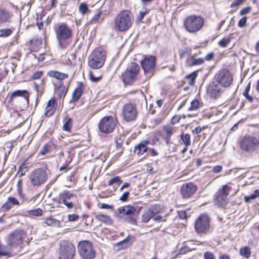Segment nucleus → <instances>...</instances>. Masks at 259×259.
I'll list each match as a JSON object with an SVG mask.
<instances>
[{
  "mask_svg": "<svg viewBox=\"0 0 259 259\" xmlns=\"http://www.w3.org/2000/svg\"><path fill=\"white\" fill-rule=\"evenodd\" d=\"M181 119V116L180 115H175L174 116L171 120V122L172 124H174L177 122H178Z\"/></svg>",
  "mask_w": 259,
  "mask_h": 259,
  "instance_id": "obj_59",
  "label": "nucleus"
},
{
  "mask_svg": "<svg viewBox=\"0 0 259 259\" xmlns=\"http://www.w3.org/2000/svg\"><path fill=\"white\" fill-rule=\"evenodd\" d=\"M10 246L2 245L0 243V257L4 256H10L11 251Z\"/></svg>",
  "mask_w": 259,
  "mask_h": 259,
  "instance_id": "obj_31",
  "label": "nucleus"
},
{
  "mask_svg": "<svg viewBox=\"0 0 259 259\" xmlns=\"http://www.w3.org/2000/svg\"><path fill=\"white\" fill-rule=\"evenodd\" d=\"M210 220L206 214H202L196 220L195 231L198 234H206L209 231Z\"/></svg>",
  "mask_w": 259,
  "mask_h": 259,
  "instance_id": "obj_13",
  "label": "nucleus"
},
{
  "mask_svg": "<svg viewBox=\"0 0 259 259\" xmlns=\"http://www.w3.org/2000/svg\"><path fill=\"white\" fill-rule=\"evenodd\" d=\"M230 42V38H224L219 42V45L222 47H226Z\"/></svg>",
  "mask_w": 259,
  "mask_h": 259,
  "instance_id": "obj_50",
  "label": "nucleus"
},
{
  "mask_svg": "<svg viewBox=\"0 0 259 259\" xmlns=\"http://www.w3.org/2000/svg\"><path fill=\"white\" fill-rule=\"evenodd\" d=\"M117 123L116 118L112 116H105L101 119L98 124L100 131L105 134L112 132Z\"/></svg>",
  "mask_w": 259,
  "mask_h": 259,
  "instance_id": "obj_10",
  "label": "nucleus"
},
{
  "mask_svg": "<svg viewBox=\"0 0 259 259\" xmlns=\"http://www.w3.org/2000/svg\"><path fill=\"white\" fill-rule=\"evenodd\" d=\"M132 237L131 236H128L126 238H125L122 241H121L117 243V246H121V248H125L129 246L132 242H130V240L132 239Z\"/></svg>",
  "mask_w": 259,
  "mask_h": 259,
  "instance_id": "obj_35",
  "label": "nucleus"
},
{
  "mask_svg": "<svg viewBox=\"0 0 259 259\" xmlns=\"http://www.w3.org/2000/svg\"><path fill=\"white\" fill-rule=\"evenodd\" d=\"M156 62V58L153 56H143V59L141 61L142 68L145 74L149 76L152 75L155 71Z\"/></svg>",
  "mask_w": 259,
  "mask_h": 259,
  "instance_id": "obj_12",
  "label": "nucleus"
},
{
  "mask_svg": "<svg viewBox=\"0 0 259 259\" xmlns=\"http://www.w3.org/2000/svg\"><path fill=\"white\" fill-rule=\"evenodd\" d=\"M197 187L192 183L184 184L181 189L180 192L184 198L191 197L196 191Z\"/></svg>",
  "mask_w": 259,
  "mask_h": 259,
  "instance_id": "obj_19",
  "label": "nucleus"
},
{
  "mask_svg": "<svg viewBox=\"0 0 259 259\" xmlns=\"http://www.w3.org/2000/svg\"><path fill=\"white\" fill-rule=\"evenodd\" d=\"M95 218L98 221L106 225H111L112 223L111 218L107 214H97Z\"/></svg>",
  "mask_w": 259,
  "mask_h": 259,
  "instance_id": "obj_29",
  "label": "nucleus"
},
{
  "mask_svg": "<svg viewBox=\"0 0 259 259\" xmlns=\"http://www.w3.org/2000/svg\"><path fill=\"white\" fill-rule=\"evenodd\" d=\"M26 233L21 229H17L12 232L8 236V243L11 247H15L22 244L26 237Z\"/></svg>",
  "mask_w": 259,
  "mask_h": 259,
  "instance_id": "obj_11",
  "label": "nucleus"
},
{
  "mask_svg": "<svg viewBox=\"0 0 259 259\" xmlns=\"http://www.w3.org/2000/svg\"><path fill=\"white\" fill-rule=\"evenodd\" d=\"M132 237L131 236H128L126 238H125L122 241H121L117 243V246H121V248H125L129 246L132 242H130V240L132 239Z\"/></svg>",
  "mask_w": 259,
  "mask_h": 259,
  "instance_id": "obj_36",
  "label": "nucleus"
},
{
  "mask_svg": "<svg viewBox=\"0 0 259 259\" xmlns=\"http://www.w3.org/2000/svg\"><path fill=\"white\" fill-rule=\"evenodd\" d=\"M130 195V193L128 192H124L122 195L120 197L119 200L122 202H125L127 200L128 198Z\"/></svg>",
  "mask_w": 259,
  "mask_h": 259,
  "instance_id": "obj_53",
  "label": "nucleus"
},
{
  "mask_svg": "<svg viewBox=\"0 0 259 259\" xmlns=\"http://www.w3.org/2000/svg\"><path fill=\"white\" fill-rule=\"evenodd\" d=\"M13 14L8 10L0 9V25L7 22H10Z\"/></svg>",
  "mask_w": 259,
  "mask_h": 259,
  "instance_id": "obj_21",
  "label": "nucleus"
},
{
  "mask_svg": "<svg viewBox=\"0 0 259 259\" xmlns=\"http://www.w3.org/2000/svg\"><path fill=\"white\" fill-rule=\"evenodd\" d=\"M240 254L246 258H248L250 255V248L247 246L241 248L240 249Z\"/></svg>",
  "mask_w": 259,
  "mask_h": 259,
  "instance_id": "obj_41",
  "label": "nucleus"
},
{
  "mask_svg": "<svg viewBox=\"0 0 259 259\" xmlns=\"http://www.w3.org/2000/svg\"><path fill=\"white\" fill-rule=\"evenodd\" d=\"M55 102L54 98H52L48 101L46 108L45 115L46 116L50 117L55 112L56 110Z\"/></svg>",
  "mask_w": 259,
  "mask_h": 259,
  "instance_id": "obj_26",
  "label": "nucleus"
},
{
  "mask_svg": "<svg viewBox=\"0 0 259 259\" xmlns=\"http://www.w3.org/2000/svg\"><path fill=\"white\" fill-rule=\"evenodd\" d=\"M204 259H215L214 254L210 251H206L204 253Z\"/></svg>",
  "mask_w": 259,
  "mask_h": 259,
  "instance_id": "obj_51",
  "label": "nucleus"
},
{
  "mask_svg": "<svg viewBox=\"0 0 259 259\" xmlns=\"http://www.w3.org/2000/svg\"><path fill=\"white\" fill-rule=\"evenodd\" d=\"M74 195L68 191H64L59 195V203H63L68 209H72L74 207V203L72 200Z\"/></svg>",
  "mask_w": 259,
  "mask_h": 259,
  "instance_id": "obj_18",
  "label": "nucleus"
},
{
  "mask_svg": "<svg viewBox=\"0 0 259 259\" xmlns=\"http://www.w3.org/2000/svg\"><path fill=\"white\" fill-rule=\"evenodd\" d=\"M75 252V246L71 242L66 240L60 242L59 259H73Z\"/></svg>",
  "mask_w": 259,
  "mask_h": 259,
  "instance_id": "obj_6",
  "label": "nucleus"
},
{
  "mask_svg": "<svg viewBox=\"0 0 259 259\" xmlns=\"http://www.w3.org/2000/svg\"><path fill=\"white\" fill-rule=\"evenodd\" d=\"M204 63V59L202 58H196L195 55L190 56L187 59L186 64L188 66L200 65Z\"/></svg>",
  "mask_w": 259,
  "mask_h": 259,
  "instance_id": "obj_23",
  "label": "nucleus"
},
{
  "mask_svg": "<svg viewBox=\"0 0 259 259\" xmlns=\"http://www.w3.org/2000/svg\"><path fill=\"white\" fill-rule=\"evenodd\" d=\"M204 128H201L200 126L196 127L193 130H192V133L195 134H200L203 129Z\"/></svg>",
  "mask_w": 259,
  "mask_h": 259,
  "instance_id": "obj_63",
  "label": "nucleus"
},
{
  "mask_svg": "<svg viewBox=\"0 0 259 259\" xmlns=\"http://www.w3.org/2000/svg\"><path fill=\"white\" fill-rule=\"evenodd\" d=\"M122 117L127 122L134 121L137 116L136 105L133 103L125 104L122 109Z\"/></svg>",
  "mask_w": 259,
  "mask_h": 259,
  "instance_id": "obj_14",
  "label": "nucleus"
},
{
  "mask_svg": "<svg viewBox=\"0 0 259 259\" xmlns=\"http://www.w3.org/2000/svg\"><path fill=\"white\" fill-rule=\"evenodd\" d=\"M178 215L180 219H185L187 218V214L185 211H180L178 212Z\"/></svg>",
  "mask_w": 259,
  "mask_h": 259,
  "instance_id": "obj_62",
  "label": "nucleus"
},
{
  "mask_svg": "<svg viewBox=\"0 0 259 259\" xmlns=\"http://www.w3.org/2000/svg\"><path fill=\"white\" fill-rule=\"evenodd\" d=\"M222 170V167L220 165H217L213 168V171L215 173L220 172Z\"/></svg>",
  "mask_w": 259,
  "mask_h": 259,
  "instance_id": "obj_64",
  "label": "nucleus"
},
{
  "mask_svg": "<svg viewBox=\"0 0 259 259\" xmlns=\"http://www.w3.org/2000/svg\"><path fill=\"white\" fill-rule=\"evenodd\" d=\"M49 151L48 146L47 145H44L40 150L39 153L42 155L46 154Z\"/></svg>",
  "mask_w": 259,
  "mask_h": 259,
  "instance_id": "obj_57",
  "label": "nucleus"
},
{
  "mask_svg": "<svg viewBox=\"0 0 259 259\" xmlns=\"http://www.w3.org/2000/svg\"><path fill=\"white\" fill-rule=\"evenodd\" d=\"M58 46L61 49L67 47V40L72 37V30L66 24L62 23L55 29Z\"/></svg>",
  "mask_w": 259,
  "mask_h": 259,
  "instance_id": "obj_2",
  "label": "nucleus"
},
{
  "mask_svg": "<svg viewBox=\"0 0 259 259\" xmlns=\"http://www.w3.org/2000/svg\"><path fill=\"white\" fill-rule=\"evenodd\" d=\"M250 10V7L244 8L241 10V11L240 12V14L241 15H244L247 14V13H248L249 12Z\"/></svg>",
  "mask_w": 259,
  "mask_h": 259,
  "instance_id": "obj_61",
  "label": "nucleus"
},
{
  "mask_svg": "<svg viewBox=\"0 0 259 259\" xmlns=\"http://www.w3.org/2000/svg\"><path fill=\"white\" fill-rule=\"evenodd\" d=\"M259 142L256 138L251 136H244L240 143V148L245 151L254 150L257 146Z\"/></svg>",
  "mask_w": 259,
  "mask_h": 259,
  "instance_id": "obj_16",
  "label": "nucleus"
},
{
  "mask_svg": "<svg viewBox=\"0 0 259 259\" xmlns=\"http://www.w3.org/2000/svg\"><path fill=\"white\" fill-rule=\"evenodd\" d=\"M79 216L76 214H69L68 215V220L69 222L76 221L78 219Z\"/></svg>",
  "mask_w": 259,
  "mask_h": 259,
  "instance_id": "obj_55",
  "label": "nucleus"
},
{
  "mask_svg": "<svg viewBox=\"0 0 259 259\" xmlns=\"http://www.w3.org/2000/svg\"><path fill=\"white\" fill-rule=\"evenodd\" d=\"M89 10L87 5L85 3H81L79 5V11L82 14L84 15Z\"/></svg>",
  "mask_w": 259,
  "mask_h": 259,
  "instance_id": "obj_47",
  "label": "nucleus"
},
{
  "mask_svg": "<svg viewBox=\"0 0 259 259\" xmlns=\"http://www.w3.org/2000/svg\"><path fill=\"white\" fill-rule=\"evenodd\" d=\"M140 67L134 62H132L127 66L125 71L122 74V80L126 84H132L136 79Z\"/></svg>",
  "mask_w": 259,
  "mask_h": 259,
  "instance_id": "obj_7",
  "label": "nucleus"
},
{
  "mask_svg": "<svg viewBox=\"0 0 259 259\" xmlns=\"http://www.w3.org/2000/svg\"><path fill=\"white\" fill-rule=\"evenodd\" d=\"M72 125V120L71 119H68L65 122V123L63 125V129L64 131H69Z\"/></svg>",
  "mask_w": 259,
  "mask_h": 259,
  "instance_id": "obj_49",
  "label": "nucleus"
},
{
  "mask_svg": "<svg viewBox=\"0 0 259 259\" xmlns=\"http://www.w3.org/2000/svg\"><path fill=\"white\" fill-rule=\"evenodd\" d=\"M196 77L197 73L196 72H194L187 76V79L189 81V84H194Z\"/></svg>",
  "mask_w": 259,
  "mask_h": 259,
  "instance_id": "obj_45",
  "label": "nucleus"
},
{
  "mask_svg": "<svg viewBox=\"0 0 259 259\" xmlns=\"http://www.w3.org/2000/svg\"><path fill=\"white\" fill-rule=\"evenodd\" d=\"M104 20L103 17V12L101 10H98L97 13L94 15L93 18L90 21V24L100 23Z\"/></svg>",
  "mask_w": 259,
  "mask_h": 259,
  "instance_id": "obj_30",
  "label": "nucleus"
},
{
  "mask_svg": "<svg viewBox=\"0 0 259 259\" xmlns=\"http://www.w3.org/2000/svg\"><path fill=\"white\" fill-rule=\"evenodd\" d=\"M154 215V212L150 209L145 211L142 215V221L145 223L148 222Z\"/></svg>",
  "mask_w": 259,
  "mask_h": 259,
  "instance_id": "obj_34",
  "label": "nucleus"
},
{
  "mask_svg": "<svg viewBox=\"0 0 259 259\" xmlns=\"http://www.w3.org/2000/svg\"><path fill=\"white\" fill-rule=\"evenodd\" d=\"M78 252L82 259H94L96 254L92 242L88 240L80 241L77 246Z\"/></svg>",
  "mask_w": 259,
  "mask_h": 259,
  "instance_id": "obj_4",
  "label": "nucleus"
},
{
  "mask_svg": "<svg viewBox=\"0 0 259 259\" xmlns=\"http://www.w3.org/2000/svg\"><path fill=\"white\" fill-rule=\"evenodd\" d=\"M244 1H245V0H236L232 3L230 7L231 8L237 7V6H239L240 5H241V4H242L243 3H244Z\"/></svg>",
  "mask_w": 259,
  "mask_h": 259,
  "instance_id": "obj_56",
  "label": "nucleus"
},
{
  "mask_svg": "<svg viewBox=\"0 0 259 259\" xmlns=\"http://www.w3.org/2000/svg\"><path fill=\"white\" fill-rule=\"evenodd\" d=\"M29 179L32 185L38 186L46 182L48 179V174L45 169L37 168L31 172Z\"/></svg>",
  "mask_w": 259,
  "mask_h": 259,
  "instance_id": "obj_8",
  "label": "nucleus"
},
{
  "mask_svg": "<svg viewBox=\"0 0 259 259\" xmlns=\"http://www.w3.org/2000/svg\"><path fill=\"white\" fill-rule=\"evenodd\" d=\"M19 202L14 197H10L7 201L3 205L2 208L7 210H9L13 205H19Z\"/></svg>",
  "mask_w": 259,
  "mask_h": 259,
  "instance_id": "obj_28",
  "label": "nucleus"
},
{
  "mask_svg": "<svg viewBox=\"0 0 259 259\" xmlns=\"http://www.w3.org/2000/svg\"><path fill=\"white\" fill-rule=\"evenodd\" d=\"M163 133L161 136L165 141L166 144L168 145L170 142V138L171 136L176 132V129L169 125L163 126Z\"/></svg>",
  "mask_w": 259,
  "mask_h": 259,
  "instance_id": "obj_20",
  "label": "nucleus"
},
{
  "mask_svg": "<svg viewBox=\"0 0 259 259\" xmlns=\"http://www.w3.org/2000/svg\"><path fill=\"white\" fill-rule=\"evenodd\" d=\"M231 188L227 185L223 186L215 194L214 203L219 206H224L227 204V197Z\"/></svg>",
  "mask_w": 259,
  "mask_h": 259,
  "instance_id": "obj_15",
  "label": "nucleus"
},
{
  "mask_svg": "<svg viewBox=\"0 0 259 259\" xmlns=\"http://www.w3.org/2000/svg\"><path fill=\"white\" fill-rule=\"evenodd\" d=\"M149 10L147 9H143V10L139 12V14L137 18V21L139 22H141L144 16L146 14L148 13Z\"/></svg>",
  "mask_w": 259,
  "mask_h": 259,
  "instance_id": "obj_43",
  "label": "nucleus"
},
{
  "mask_svg": "<svg viewBox=\"0 0 259 259\" xmlns=\"http://www.w3.org/2000/svg\"><path fill=\"white\" fill-rule=\"evenodd\" d=\"M47 75L50 77L55 78L60 82H62L63 79L68 77V74L62 73L58 71L50 70L48 72Z\"/></svg>",
  "mask_w": 259,
  "mask_h": 259,
  "instance_id": "obj_25",
  "label": "nucleus"
},
{
  "mask_svg": "<svg viewBox=\"0 0 259 259\" xmlns=\"http://www.w3.org/2000/svg\"><path fill=\"white\" fill-rule=\"evenodd\" d=\"M82 94V89L81 87L76 88L72 93V100L74 102L77 101Z\"/></svg>",
  "mask_w": 259,
  "mask_h": 259,
  "instance_id": "obj_33",
  "label": "nucleus"
},
{
  "mask_svg": "<svg viewBox=\"0 0 259 259\" xmlns=\"http://www.w3.org/2000/svg\"><path fill=\"white\" fill-rule=\"evenodd\" d=\"M106 58V52L102 48H97L89 57V66L93 69H99L104 65Z\"/></svg>",
  "mask_w": 259,
  "mask_h": 259,
  "instance_id": "obj_3",
  "label": "nucleus"
},
{
  "mask_svg": "<svg viewBox=\"0 0 259 259\" xmlns=\"http://www.w3.org/2000/svg\"><path fill=\"white\" fill-rule=\"evenodd\" d=\"M22 97L28 102L29 97V94L26 90H16L12 93L10 96V101L16 97Z\"/></svg>",
  "mask_w": 259,
  "mask_h": 259,
  "instance_id": "obj_27",
  "label": "nucleus"
},
{
  "mask_svg": "<svg viewBox=\"0 0 259 259\" xmlns=\"http://www.w3.org/2000/svg\"><path fill=\"white\" fill-rule=\"evenodd\" d=\"M27 215L29 216H41L42 214V211L40 208H37L34 210H29L27 211Z\"/></svg>",
  "mask_w": 259,
  "mask_h": 259,
  "instance_id": "obj_39",
  "label": "nucleus"
},
{
  "mask_svg": "<svg viewBox=\"0 0 259 259\" xmlns=\"http://www.w3.org/2000/svg\"><path fill=\"white\" fill-rule=\"evenodd\" d=\"M184 25L186 29L190 33L199 31L204 25V19L199 16L191 15L184 20Z\"/></svg>",
  "mask_w": 259,
  "mask_h": 259,
  "instance_id": "obj_5",
  "label": "nucleus"
},
{
  "mask_svg": "<svg viewBox=\"0 0 259 259\" xmlns=\"http://www.w3.org/2000/svg\"><path fill=\"white\" fill-rule=\"evenodd\" d=\"M199 106V102L198 100H194L191 102V105L188 108L190 111H194L197 110Z\"/></svg>",
  "mask_w": 259,
  "mask_h": 259,
  "instance_id": "obj_44",
  "label": "nucleus"
},
{
  "mask_svg": "<svg viewBox=\"0 0 259 259\" xmlns=\"http://www.w3.org/2000/svg\"><path fill=\"white\" fill-rule=\"evenodd\" d=\"M89 76H90V79L93 82L98 81L101 79V76L95 77V76L94 75L92 72H90Z\"/></svg>",
  "mask_w": 259,
  "mask_h": 259,
  "instance_id": "obj_54",
  "label": "nucleus"
},
{
  "mask_svg": "<svg viewBox=\"0 0 259 259\" xmlns=\"http://www.w3.org/2000/svg\"><path fill=\"white\" fill-rule=\"evenodd\" d=\"M191 250V249L187 246H184L180 248V249L178 253H177L175 255V257H177V256L179 254H183L186 253L188 252H189Z\"/></svg>",
  "mask_w": 259,
  "mask_h": 259,
  "instance_id": "obj_46",
  "label": "nucleus"
},
{
  "mask_svg": "<svg viewBox=\"0 0 259 259\" xmlns=\"http://www.w3.org/2000/svg\"><path fill=\"white\" fill-rule=\"evenodd\" d=\"M246 21L247 18L246 17L242 18L238 22V26L241 28L245 27L246 25Z\"/></svg>",
  "mask_w": 259,
  "mask_h": 259,
  "instance_id": "obj_52",
  "label": "nucleus"
},
{
  "mask_svg": "<svg viewBox=\"0 0 259 259\" xmlns=\"http://www.w3.org/2000/svg\"><path fill=\"white\" fill-rule=\"evenodd\" d=\"M214 78L217 83L225 88L229 87L233 82V77L227 69H222L218 71Z\"/></svg>",
  "mask_w": 259,
  "mask_h": 259,
  "instance_id": "obj_9",
  "label": "nucleus"
},
{
  "mask_svg": "<svg viewBox=\"0 0 259 259\" xmlns=\"http://www.w3.org/2000/svg\"><path fill=\"white\" fill-rule=\"evenodd\" d=\"M149 143L150 142L148 140L141 141L137 145L135 146L134 152L137 153V155L143 154L145 152L147 151V145L149 144Z\"/></svg>",
  "mask_w": 259,
  "mask_h": 259,
  "instance_id": "obj_22",
  "label": "nucleus"
},
{
  "mask_svg": "<svg viewBox=\"0 0 259 259\" xmlns=\"http://www.w3.org/2000/svg\"><path fill=\"white\" fill-rule=\"evenodd\" d=\"M122 182L119 177L116 176L111 179L108 182V185L111 186L114 184H120Z\"/></svg>",
  "mask_w": 259,
  "mask_h": 259,
  "instance_id": "obj_42",
  "label": "nucleus"
},
{
  "mask_svg": "<svg viewBox=\"0 0 259 259\" xmlns=\"http://www.w3.org/2000/svg\"><path fill=\"white\" fill-rule=\"evenodd\" d=\"M182 140L186 147H188L191 144V136L189 134H182L181 136Z\"/></svg>",
  "mask_w": 259,
  "mask_h": 259,
  "instance_id": "obj_37",
  "label": "nucleus"
},
{
  "mask_svg": "<svg viewBox=\"0 0 259 259\" xmlns=\"http://www.w3.org/2000/svg\"><path fill=\"white\" fill-rule=\"evenodd\" d=\"M43 74V72L42 71H37L35 72L33 75H32V78L34 79H39L41 77Z\"/></svg>",
  "mask_w": 259,
  "mask_h": 259,
  "instance_id": "obj_58",
  "label": "nucleus"
},
{
  "mask_svg": "<svg viewBox=\"0 0 259 259\" xmlns=\"http://www.w3.org/2000/svg\"><path fill=\"white\" fill-rule=\"evenodd\" d=\"M259 196V190L256 189L254 191V193L249 196H245L244 199L246 202L249 203L252 200L255 199Z\"/></svg>",
  "mask_w": 259,
  "mask_h": 259,
  "instance_id": "obj_40",
  "label": "nucleus"
},
{
  "mask_svg": "<svg viewBox=\"0 0 259 259\" xmlns=\"http://www.w3.org/2000/svg\"><path fill=\"white\" fill-rule=\"evenodd\" d=\"M221 85L217 82H211L208 85L206 93L211 98L217 99L223 92Z\"/></svg>",
  "mask_w": 259,
  "mask_h": 259,
  "instance_id": "obj_17",
  "label": "nucleus"
},
{
  "mask_svg": "<svg viewBox=\"0 0 259 259\" xmlns=\"http://www.w3.org/2000/svg\"><path fill=\"white\" fill-rule=\"evenodd\" d=\"M125 221L126 222L132 225L136 224V218L132 215L127 216L125 218Z\"/></svg>",
  "mask_w": 259,
  "mask_h": 259,
  "instance_id": "obj_48",
  "label": "nucleus"
},
{
  "mask_svg": "<svg viewBox=\"0 0 259 259\" xmlns=\"http://www.w3.org/2000/svg\"><path fill=\"white\" fill-rule=\"evenodd\" d=\"M134 20V16L130 11L122 10L114 18V28L120 32L125 31L132 26Z\"/></svg>",
  "mask_w": 259,
  "mask_h": 259,
  "instance_id": "obj_1",
  "label": "nucleus"
},
{
  "mask_svg": "<svg viewBox=\"0 0 259 259\" xmlns=\"http://www.w3.org/2000/svg\"><path fill=\"white\" fill-rule=\"evenodd\" d=\"M136 210V208L131 205H125L118 208V211L119 214L127 216L133 215Z\"/></svg>",
  "mask_w": 259,
  "mask_h": 259,
  "instance_id": "obj_24",
  "label": "nucleus"
},
{
  "mask_svg": "<svg viewBox=\"0 0 259 259\" xmlns=\"http://www.w3.org/2000/svg\"><path fill=\"white\" fill-rule=\"evenodd\" d=\"M166 217H162L161 215H158L154 218V221L156 222H164L166 221Z\"/></svg>",
  "mask_w": 259,
  "mask_h": 259,
  "instance_id": "obj_60",
  "label": "nucleus"
},
{
  "mask_svg": "<svg viewBox=\"0 0 259 259\" xmlns=\"http://www.w3.org/2000/svg\"><path fill=\"white\" fill-rule=\"evenodd\" d=\"M13 31L11 28L0 29V37H6L11 35Z\"/></svg>",
  "mask_w": 259,
  "mask_h": 259,
  "instance_id": "obj_38",
  "label": "nucleus"
},
{
  "mask_svg": "<svg viewBox=\"0 0 259 259\" xmlns=\"http://www.w3.org/2000/svg\"><path fill=\"white\" fill-rule=\"evenodd\" d=\"M45 223L49 226L59 227L61 226V222L60 221L53 219L52 218H48L45 219Z\"/></svg>",
  "mask_w": 259,
  "mask_h": 259,
  "instance_id": "obj_32",
  "label": "nucleus"
}]
</instances>
